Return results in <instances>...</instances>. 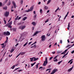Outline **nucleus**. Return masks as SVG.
<instances>
[{"mask_svg":"<svg viewBox=\"0 0 74 74\" xmlns=\"http://www.w3.org/2000/svg\"><path fill=\"white\" fill-rule=\"evenodd\" d=\"M33 8H34V7L33 6H32L30 8V9H28L27 10H25V12H30V11H32L33 10Z\"/></svg>","mask_w":74,"mask_h":74,"instance_id":"1","label":"nucleus"},{"mask_svg":"<svg viewBox=\"0 0 74 74\" xmlns=\"http://www.w3.org/2000/svg\"><path fill=\"white\" fill-rule=\"evenodd\" d=\"M48 63V61H47V58H45V61H44V63L43 64V66H46V65Z\"/></svg>","mask_w":74,"mask_h":74,"instance_id":"2","label":"nucleus"},{"mask_svg":"<svg viewBox=\"0 0 74 74\" xmlns=\"http://www.w3.org/2000/svg\"><path fill=\"white\" fill-rule=\"evenodd\" d=\"M3 35H5L6 36H10V33L8 31L6 32H3Z\"/></svg>","mask_w":74,"mask_h":74,"instance_id":"3","label":"nucleus"},{"mask_svg":"<svg viewBox=\"0 0 74 74\" xmlns=\"http://www.w3.org/2000/svg\"><path fill=\"white\" fill-rule=\"evenodd\" d=\"M41 40L42 41H45V35H43L41 36Z\"/></svg>","mask_w":74,"mask_h":74,"instance_id":"4","label":"nucleus"},{"mask_svg":"<svg viewBox=\"0 0 74 74\" xmlns=\"http://www.w3.org/2000/svg\"><path fill=\"white\" fill-rule=\"evenodd\" d=\"M25 27H26L25 26H21L19 27V29H21V30H23V29H25Z\"/></svg>","mask_w":74,"mask_h":74,"instance_id":"5","label":"nucleus"},{"mask_svg":"<svg viewBox=\"0 0 74 74\" xmlns=\"http://www.w3.org/2000/svg\"><path fill=\"white\" fill-rule=\"evenodd\" d=\"M9 12L6 11L5 14V16L6 17H7V16H8V15H9Z\"/></svg>","mask_w":74,"mask_h":74,"instance_id":"6","label":"nucleus"},{"mask_svg":"<svg viewBox=\"0 0 74 74\" xmlns=\"http://www.w3.org/2000/svg\"><path fill=\"white\" fill-rule=\"evenodd\" d=\"M39 33V32L37 31L36 32L34 33V34H33V36H37V34H38V33Z\"/></svg>","mask_w":74,"mask_h":74,"instance_id":"7","label":"nucleus"},{"mask_svg":"<svg viewBox=\"0 0 74 74\" xmlns=\"http://www.w3.org/2000/svg\"><path fill=\"white\" fill-rule=\"evenodd\" d=\"M13 4L14 5V8H16V3L14 2V1L13 2Z\"/></svg>","mask_w":74,"mask_h":74,"instance_id":"8","label":"nucleus"},{"mask_svg":"<svg viewBox=\"0 0 74 74\" xmlns=\"http://www.w3.org/2000/svg\"><path fill=\"white\" fill-rule=\"evenodd\" d=\"M73 66H72V67L71 68H70L68 70V71L70 72V71H71V70H73Z\"/></svg>","mask_w":74,"mask_h":74,"instance_id":"9","label":"nucleus"},{"mask_svg":"<svg viewBox=\"0 0 74 74\" xmlns=\"http://www.w3.org/2000/svg\"><path fill=\"white\" fill-rule=\"evenodd\" d=\"M20 53L21 55H24V54H25V53H26V52H21Z\"/></svg>","mask_w":74,"mask_h":74,"instance_id":"10","label":"nucleus"},{"mask_svg":"<svg viewBox=\"0 0 74 74\" xmlns=\"http://www.w3.org/2000/svg\"><path fill=\"white\" fill-rule=\"evenodd\" d=\"M32 25H33V26H35L36 25V22H33L32 23Z\"/></svg>","mask_w":74,"mask_h":74,"instance_id":"11","label":"nucleus"},{"mask_svg":"<svg viewBox=\"0 0 74 74\" xmlns=\"http://www.w3.org/2000/svg\"><path fill=\"white\" fill-rule=\"evenodd\" d=\"M34 60H33V61H36L37 60H38V58H34Z\"/></svg>","mask_w":74,"mask_h":74,"instance_id":"12","label":"nucleus"},{"mask_svg":"<svg viewBox=\"0 0 74 74\" xmlns=\"http://www.w3.org/2000/svg\"><path fill=\"white\" fill-rule=\"evenodd\" d=\"M36 63V62H35L34 63L31 64V67H32V66H34V64H35Z\"/></svg>","mask_w":74,"mask_h":74,"instance_id":"13","label":"nucleus"},{"mask_svg":"<svg viewBox=\"0 0 74 74\" xmlns=\"http://www.w3.org/2000/svg\"><path fill=\"white\" fill-rule=\"evenodd\" d=\"M34 59V58H30V59L31 60L30 62H32V61H33Z\"/></svg>","mask_w":74,"mask_h":74,"instance_id":"14","label":"nucleus"},{"mask_svg":"<svg viewBox=\"0 0 74 74\" xmlns=\"http://www.w3.org/2000/svg\"><path fill=\"white\" fill-rule=\"evenodd\" d=\"M68 14H69V12H68L66 14V15L65 16L64 18V19H66V18L67 17V15H68Z\"/></svg>","mask_w":74,"mask_h":74,"instance_id":"15","label":"nucleus"},{"mask_svg":"<svg viewBox=\"0 0 74 74\" xmlns=\"http://www.w3.org/2000/svg\"><path fill=\"white\" fill-rule=\"evenodd\" d=\"M33 47H34V48H36V46L35 45H34V46H31V48H33Z\"/></svg>","mask_w":74,"mask_h":74,"instance_id":"16","label":"nucleus"},{"mask_svg":"<svg viewBox=\"0 0 74 74\" xmlns=\"http://www.w3.org/2000/svg\"><path fill=\"white\" fill-rule=\"evenodd\" d=\"M63 62V60H62L59 62H58V64H60L61 63H62V62Z\"/></svg>","mask_w":74,"mask_h":74,"instance_id":"17","label":"nucleus"},{"mask_svg":"<svg viewBox=\"0 0 74 74\" xmlns=\"http://www.w3.org/2000/svg\"><path fill=\"white\" fill-rule=\"evenodd\" d=\"M51 1V0H49V1H48V2L47 3V4H49Z\"/></svg>","mask_w":74,"mask_h":74,"instance_id":"18","label":"nucleus"},{"mask_svg":"<svg viewBox=\"0 0 74 74\" xmlns=\"http://www.w3.org/2000/svg\"><path fill=\"white\" fill-rule=\"evenodd\" d=\"M73 59H72L71 60H70L68 62V63H70V62H71L72 61H73Z\"/></svg>","mask_w":74,"mask_h":74,"instance_id":"19","label":"nucleus"},{"mask_svg":"<svg viewBox=\"0 0 74 74\" xmlns=\"http://www.w3.org/2000/svg\"><path fill=\"white\" fill-rule=\"evenodd\" d=\"M14 51V49H12L11 50V51H10V53H12V52Z\"/></svg>","mask_w":74,"mask_h":74,"instance_id":"20","label":"nucleus"},{"mask_svg":"<svg viewBox=\"0 0 74 74\" xmlns=\"http://www.w3.org/2000/svg\"><path fill=\"white\" fill-rule=\"evenodd\" d=\"M12 21H11L8 24L9 25H12Z\"/></svg>","mask_w":74,"mask_h":74,"instance_id":"21","label":"nucleus"},{"mask_svg":"<svg viewBox=\"0 0 74 74\" xmlns=\"http://www.w3.org/2000/svg\"><path fill=\"white\" fill-rule=\"evenodd\" d=\"M45 9H46V10H48V7L46 6H45Z\"/></svg>","mask_w":74,"mask_h":74,"instance_id":"22","label":"nucleus"},{"mask_svg":"<svg viewBox=\"0 0 74 74\" xmlns=\"http://www.w3.org/2000/svg\"><path fill=\"white\" fill-rule=\"evenodd\" d=\"M10 4H11V2H10V1H9L8 3V5H10Z\"/></svg>","mask_w":74,"mask_h":74,"instance_id":"23","label":"nucleus"},{"mask_svg":"<svg viewBox=\"0 0 74 74\" xmlns=\"http://www.w3.org/2000/svg\"><path fill=\"white\" fill-rule=\"evenodd\" d=\"M28 42H26L24 45L23 47H25L27 44Z\"/></svg>","mask_w":74,"mask_h":74,"instance_id":"24","label":"nucleus"},{"mask_svg":"<svg viewBox=\"0 0 74 74\" xmlns=\"http://www.w3.org/2000/svg\"><path fill=\"white\" fill-rule=\"evenodd\" d=\"M9 26V24H8H8H6V25H5V27H8Z\"/></svg>","mask_w":74,"mask_h":74,"instance_id":"25","label":"nucleus"},{"mask_svg":"<svg viewBox=\"0 0 74 74\" xmlns=\"http://www.w3.org/2000/svg\"><path fill=\"white\" fill-rule=\"evenodd\" d=\"M62 52V51H57V53H61Z\"/></svg>","mask_w":74,"mask_h":74,"instance_id":"26","label":"nucleus"},{"mask_svg":"<svg viewBox=\"0 0 74 74\" xmlns=\"http://www.w3.org/2000/svg\"><path fill=\"white\" fill-rule=\"evenodd\" d=\"M55 60H53L54 62H57L58 61V59L56 58V59H55Z\"/></svg>","mask_w":74,"mask_h":74,"instance_id":"27","label":"nucleus"},{"mask_svg":"<svg viewBox=\"0 0 74 74\" xmlns=\"http://www.w3.org/2000/svg\"><path fill=\"white\" fill-rule=\"evenodd\" d=\"M3 21L4 22V24H6V23H7V22L5 21V19H4Z\"/></svg>","mask_w":74,"mask_h":74,"instance_id":"28","label":"nucleus"},{"mask_svg":"<svg viewBox=\"0 0 74 74\" xmlns=\"http://www.w3.org/2000/svg\"><path fill=\"white\" fill-rule=\"evenodd\" d=\"M8 27H9V28H12V26L11 25H9L8 26Z\"/></svg>","mask_w":74,"mask_h":74,"instance_id":"29","label":"nucleus"},{"mask_svg":"<svg viewBox=\"0 0 74 74\" xmlns=\"http://www.w3.org/2000/svg\"><path fill=\"white\" fill-rule=\"evenodd\" d=\"M7 6L3 7V10H7Z\"/></svg>","mask_w":74,"mask_h":74,"instance_id":"30","label":"nucleus"},{"mask_svg":"<svg viewBox=\"0 0 74 74\" xmlns=\"http://www.w3.org/2000/svg\"><path fill=\"white\" fill-rule=\"evenodd\" d=\"M48 21H49V20L48 19L45 21V23H47V22H48Z\"/></svg>","mask_w":74,"mask_h":74,"instance_id":"31","label":"nucleus"},{"mask_svg":"<svg viewBox=\"0 0 74 74\" xmlns=\"http://www.w3.org/2000/svg\"><path fill=\"white\" fill-rule=\"evenodd\" d=\"M68 50H69V49H66L64 51V52L66 53V52H67V51H68Z\"/></svg>","mask_w":74,"mask_h":74,"instance_id":"32","label":"nucleus"},{"mask_svg":"<svg viewBox=\"0 0 74 74\" xmlns=\"http://www.w3.org/2000/svg\"><path fill=\"white\" fill-rule=\"evenodd\" d=\"M42 9H41L40 10V12L41 13V14H42Z\"/></svg>","mask_w":74,"mask_h":74,"instance_id":"33","label":"nucleus"},{"mask_svg":"<svg viewBox=\"0 0 74 74\" xmlns=\"http://www.w3.org/2000/svg\"><path fill=\"white\" fill-rule=\"evenodd\" d=\"M15 67V65H14V66H12V69H14V67Z\"/></svg>","mask_w":74,"mask_h":74,"instance_id":"34","label":"nucleus"},{"mask_svg":"<svg viewBox=\"0 0 74 74\" xmlns=\"http://www.w3.org/2000/svg\"><path fill=\"white\" fill-rule=\"evenodd\" d=\"M58 30L57 29H56L55 32V33H58Z\"/></svg>","mask_w":74,"mask_h":74,"instance_id":"35","label":"nucleus"},{"mask_svg":"<svg viewBox=\"0 0 74 74\" xmlns=\"http://www.w3.org/2000/svg\"><path fill=\"white\" fill-rule=\"evenodd\" d=\"M20 54H21V53H19L16 57V58H18V56H19V55H20Z\"/></svg>","mask_w":74,"mask_h":74,"instance_id":"36","label":"nucleus"},{"mask_svg":"<svg viewBox=\"0 0 74 74\" xmlns=\"http://www.w3.org/2000/svg\"><path fill=\"white\" fill-rule=\"evenodd\" d=\"M58 56H56L55 58H53V60H55V59H56V58L58 57Z\"/></svg>","mask_w":74,"mask_h":74,"instance_id":"37","label":"nucleus"},{"mask_svg":"<svg viewBox=\"0 0 74 74\" xmlns=\"http://www.w3.org/2000/svg\"><path fill=\"white\" fill-rule=\"evenodd\" d=\"M20 68H16V69H15L14 70V71H16V70H18V69H20Z\"/></svg>","mask_w":74,"mask_h":74,"instance_id":"38","label":"nucleus"},{"mask_svg":"<svg viewBox=\"0 0 74 74\" xmlns=\"http://www.w3.org/2000/svg\"><path fill=\"white\" fill-rule=\"evenodd\" d=\"M14 8V5H13L12 6L11 8V10H12V8Z\"/></svg>","mask_w":74,"mask_h":74,"instance_id":"39","label":"nucleus"},{"mask_svg":"<svg viewBox=\"0 0 74 74\" xmlns=\"http://www.w3.org/2000/svg\"><path fill=\"white\" fill-rule=\"evenodd\" d=\"M16 29L15 28H13V31H14V32H16Z\"/></svg>","mask_w":74,"mask_h":74,"instance_id":"40","label":"nucleus"},{"mask_svg":"<svg viewBox=\"0 0 74 74\" xmlns=\"http://www.w3.org/2000/svg\"><path fill=\"white\" fill-rule=\"evenodd\" d=\"M51 70V69H47L46 70V71H48V70Z\"/></svg>","mask_w":74,"mask_h":74,"instance_id":"41","label":"nucleus"},{"mask_svg":"<svg viewBox=\"0 0 74 74\" xmlns=\"http://www.w3.org/2000/svg\"><path fill=\"white\" fill-rule=\"evenodd\" d=\"M72 47L73 46L71 45V47L68 48V49H69L71 48H72Z\"/></svg>","mask_w":74,"mask_h":74,"instance_id":"42","label":"nucleus"},{"mask_svg":"<svg viewBox=\"0 0 74 74\" xmlns=\"http://www.w3.org/2000/svg\"><path fill=\"white\" fill-rule=\"evenodd\" d=\"M65 53H66L65 52H64L62 53H61V55H63V54H65Z\"/></svg>","mask_w":74,"mask_h":74,"instance_id":"43","label":"nucleus"},{"mask_svg":"<svg viewBox=\"0 0 74 74\" xmlns=\"http://www.w3.org/2000/svg\"><path fill=\"white\" fill-rule=\"evenodd\" d=\"M66 56V55L65 54H64L63 56H62V58H64V57H65V56Z\"/></svg>","mask_w":74,"mask_h":74,"instance_id":"44","label":"nucleus"},{"mask_svg":"<svg viewBox=\"0 0 74 74\" xmlns=\"http://www.w3.org/2000/svg\"><path fill=\"white\" fill-rule=\"evenodd\" d=\"M68 27H70V23H68Z\"/></svg>","mask_w":74,"mask_h":74,"instance_id":"45","label":"nucleus"},{"mask_svg":"<svg viewBox=\"0 0 74 74\" xmlns=\"http://www.w3.org/2000/svg\"><path fill=\"white\" fill-rule=\"evenodd\" d=\"M70 46H71V45H68L66 46V47L67 48V47H70Z\"/></svg>","mask_w":74,"mask_h":74,"instance_id":"46","label":"nucleus"},{"mask_svg":"<svg viewBox=\"0 0 74 74\" xmlns=\"http://www.w3.org/2000/svg\"><path fill=\"white\" fill-rule=\"evenodd\" d=\"M38 64H37L36 65V69H38Z\"/></svg>","mask_w":74,"mask_h":74,"instance_id":"47","label":"nucleus"},{"mask_svg":"<svg viewBox=\"0 0 74 74\" xmlns=\"http://www.w3.org/2000/svg\"><path fill=\"white\" fill-rule=\"evenodd\" d=\"M74 53V50H73L72 52H71V53Z\"/></svg>","mask_w":74,"mask_h":74,"instance_id":"48","label":"nucleus"},{"mask_svg":"<svg viewBox=\"0 0 74 74\" xmlns=\"http://www.w3.org/2000/svg\"><path fill=\"white\" fill-rule=\"evenodd\" d=\"M21 25V23H19L18 24V25Z\"/></svg>","mask_w":74,"mask_h":74,"instance_id":"49","label":"nucleus"},{"mask_svg":"<svg viewBox=\"0 0 74 74\" xmlns=\"http://www.w3.org/2000/svg\"><path fill=\"white\" fill-rule=\"evenodd\" d=\"M25 32H24L23 34H22V36H25Z\"/></svg>","mask_w":74,"mask_h":74,"instance_id":"50","label":"nucleus"},{"mask_svg":"<svg viewBox=\"0 0 74 74\" xmlns=\"http://www.w3.org/2000/svg\"><path fill=\"white\" fill-rule=\"evenodd\" d=\"M55 71V72L56 73V72L57 71H58V69H54V70Z\"/></svg>","mask_w":74,"mask_h":74,"instance_id":"51","label":"nucleus"},{"mask_svg":"<svg viewBox=\"0 0 74 74\" xmlns=\"http://www.w3.org/2000/svg\"><path fill=\"white\" fill-rule=\"evenodd\" d=\"M52 54H55V51L52 52Z\"/></svg>","mask_w":74,"mask_h":74,"instance_id":"52","label":"nucleus"},{"mask_svg":"<svg viewBox=\"0 0 74 74\" xmlns=\"http://www.w3.org/2000/svg\"><path fill=\"white\" fill-rule=\"evenodd\" d=\"M36 16H37V15L35 14L34 15V18H35L36 17Z\"/></svg>","mask_w":74,"mask_h":74,"instance_id":"53","label":"nucleus"},{"mask_svg":"<svg viewBox=\"0 0 74 74\" xmlns=\"http://www.w3.org/2000/svg\"><path fill=\"white\" fill-rule=\"evenodd\" d=\"M7 1H8V0H5V3H7Z\"/></svg>","mask_w":74,"mask_h":74,"instance_id":"54","label":"nucleus"},{"mask_svg":"<svg viewBox=\"0 0 74 74\" xmlns=\"http://www.w3.org/2000/svg\"><path fill=\"white\" fill-rule=\"evenodd\" d=\"M53 58V57H51L50 58H49V60H51V59H52Z\"/></svg>","mask_w":74,"mask_h":74,"instance_id":"55","label":"nucleus"},{"mask_svg":"<svg viewBox=\"0 0 74 74\" xmlns=\"http://www.w3.org/2000/svg\"><path fill=\"white\" fill-rule=\"evenodd\" d=\"M34 27H33L32 28V30H34Z\"/></svg>","mask_w":74,"mask_h":74,"instance_id":"56","label":"nucleus"},{"mask_svg":"<svg viewBox=\"0 0 74 74\" xmlns=\"http://www.w3.org/2000/svg\"><path fill=\"white\" fill-rule=\"evenodd\" d=\"M62 4L63 5H64V2H62Z\"/></svg>","mask_w":74,"mask_h":74,"instance_id":"57","label":"nucleus"},{"mask_svg":"<svg viewBox=\"0 0 74 74\" xmlns=\"http://www.w3.org/2000/svg\"><path fill=\"white\" fill-rule=\"evenodd\" d=\"M2 5V3L1 2H0V6H1Z\"/></svg>","mask_w":74,"mask_h":74,"instance_id":"58","label":"nucleus"},{"mask_svg":"<svg viewBox=\"0 0 74 74\" xmlns=\"http://www.w3.org/2000/svg\"><path fill=\"white\" fill-rule=\"evenodd\" d=\"M21 4H22L23 3V0H21Z\"/></svg>","mask_w":74,"mask_h":74,"instance_id":"59","label":"nucleus"},{"mask_svg":"<svg viewBox=\"0 0 74 74\" xmlns=\"http://www.w3.org/2000/svg\"><path fill=\"white\" fill-rule=\"evenodd\" d=\"M60 43L61 44H62V40H60Z\"/></svg>","mask_w":74,"mask_h":74,"instance_id":"60","label":"nucleus"},{"mask_svg":"<svg viewBox=\"0 0 74 74\" xmlns=\"http://www.w3.org/2000/svg\"><path fill=\"white\" fill-rule=\"evenodd\" d=\"M42 69V67L41 66L39 68V69Z\"/></svg>","mask_w":74,"mask_h":74,"instance_id":"61","label":"nucleus"},{"mask_svg":"<svg viewBox=\"0 0 74 74\" xmlns=\"http://www.w3.org/2000/svg\"><path fill=\"white\" fill-rule=\"evenodd\" d=\"M27 17H25L23 18V19H27Z\"/></svg>","mask_w":74,"mask_h":74,"instance_id":"62","label":"nucleus"},{"mask_svg":"<svg viewBox=\"0 0 74 74\" xmlns=\"http://www.w3.org/2000/svg\"><path fill=\"white\" fill-rule=\"evenodd\" d=\"M52 72H53L54 73H56V72H55V71H54V70H53Z\"/></svg>","mask_w":74,"mask_h":74,"instance_id":"63","label":"nucleus"},{"mask_svg":"<svg viewBox=\"0 0 74 74\" xmlns=\"http://www.w3.org/2000/svg\"><path fill=\"white\" fill-rule=\"evenodd\" d=\"M41 4V2H39L38 3V4L39 5L40 4Z\"/></svg>","mask_w":74,"mask_h":74,"instance_id":"64","label":"nucleus"}]
</instances>
